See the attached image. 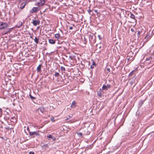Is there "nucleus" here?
<instances>
[{
  "label": "nucleus",
  "mask_w": 154,
  "mask_h": 154,
  "mask_svg": "<svg viewBox=\"0 0 154 154\" xmlns=\"http://www.w3.org/2000/svg\"><path fill=\"white\" fill-rule=\"evenodd\" d=\"M45 0H39L38 2H36L35 4V6L41 7L43 6L45 4Z\"/></svg>",
  "instance_id": "f257e3e1"
},
{
  "label": "nucleus",
  "mask_w": 154,
  "mask_h": 154,
  "mask_svg": "<svg viewBox=\"0 0 154 154\" xmlns=\"http://www.w3.org/2000/svg\"><path fill=\"white\" fill-rule=\"evenodd\" d=\"M41 7H34L30 10V13H37L41 9Z\"/></svg>",
  "instance_id": "f03ea898"
},
{
  "label": "nucleus",
  "mask_w": 154,
  "mask_h": 154,
  "mask_svg": "<svg viewBox=\"0 0 154 154\" xmlns=\"http://www.w3.org/2000/svg\"><path fill=\"white\" fill-rule=\"evenodd\" d=\"M29 135L30 136H32L34 137L35 136H39L40 134L39 133V131H29Z\"/></svg>",
  "instance_id": "7ed1b4c3"
},
{
  "label": "nucleus",
  "mask_w": 154,
  "mask_h": 154,
  "mask_svg": "<svg viewBox=\"0 0 154 154\" xmlns=\"http://www.w3.org/2000/svg\"><path fill=\"white\" fill-rule=\"evenodd\" d=\"M8 25L6 23L0 22V29H3L8 27Z\"/></svg>",
  "instance_id": "20e7f679"
},
{
  "label": "nucleus",
  "mask_w": 154,
  "mask_h": 154,
  "mask_svg": "<svg viewBox=\"0 0 154 154\" xmlns=\"http://www.w3.org/2000/svg\"><path fill=\"white\" fill-rule=\"evenodd\" d=\"M111 85L109 84H107V85H103L102 87V90H107L108 89H109L111 88Z\"/></svg>",
  "instance_id": "39448f33"
},
{
  "label": "nucleus",
  "mask_w": 154,
  "mask_h": 154,
  "mask_svg": "<svg viewBox=\"0 0 154 154\" xmlns=\"http://www.w3.org/2000/svg\"><path fill=\"white\" fill-rule=\"evenodd\" d=\"M89 40L90 42H93V43H94L96 41H94V40H93V41H92V40L93 38V36L92 35H89Z\"/></svg>",
  "instance_id": "423d86ee"
},
{
  "label": "nucleus",
  "mask_w": 154,
  "mask_h": 154,
  "mask_svg": "<svg viewBox=\"0 0 154 154\" xmlns=\"http://www.w3.org/2000/svg\"><path fill=\"white\" fill-rule=\"evenodd\" d=\"M32 23L34 26H36L39 24L40 21L39 20H33Z\"/></svg>",
  "instance_id": "0eeeda50"
},
{
  "label": "nucleus",
  "mask_w": 154,
  "mask_h": 154,
  "mask_svg": "<svg viewBox=\"0 0 154 154\" xmlns=\"http://www.w3.org/2000/svg\"><path fill=\"white\" fill-rule=\"evenodd\" d=\"M102 92H103V90L102 89L100 88L99 90L97 91V94L100 97H101L102 96Z\"/></svg>",
  "instance_id": "6e6552de"
},
{
  "label": "nucleus",
  "mask_w": 154,
  "mask_h": 154,
  "mask_svg": "<svg viewBox=\"0 0 154 154\" xmlns=\"http://www.w3.org/2000/svg\"><path fill=\"white\" fill-rule=\"evenodd\" d=\"M38 112H40L42 113H43L45 111V108L44 107H40L38 108Z\"/></svg>",
  "instance_id": "1a4fd4ad"
},
{
  "label": "nucleus",
  "mask_w": 154,
  "mask_h": 154,
  "mask_svg": "<svg viewBox=\"0 0 154 154\" xmlns=\"http://www.w3.org/2000/svg\"><path fill=\"white\" fill-rule=\"evenodd\" d=\"M91 131H90V129L89 128H87L86 130H85V134L86 135H89V134Z\"/></svg>",
  "instance_id": "9d476101"
},
{
  "label": "nucleus",
  "mask_w": 154,
  "mask_h": 154,
  "mask_svg": "<svg viewBox=\"0 0 154 154\" xmlns=\"http://www.w3.org/2000/svg\"><path fill=\"white\" fill-rule=\"evenodd\" d=\"M27 4L26 2H24L22 3L20 5V8L21 9H23L24 7L26 4Z\"/></svg>",
  "instance_id": "9b49d317"
},
{
  "label": "nucleus",
  "mask_w": 154,
  "mask_h": 154,
  "mask_svg": "<svg viewBox=\"0 0 154 154\" xmlns=\"http://www.w3.org/2000/svg\"><path fill=\"white\" fill-rule=\"evenodd\" d=\"M135 80L136 77L134 76L131 79V81L130 82V83L131 84V85L133 84L134 83H135Z\"/></svg>",
  "instance_id": "f8f14e48"
},
{
  "label": "nucleus",
  "mask_w": 154,
  "mask_h": 154,
  "mask_svg": "<svg viewBox=\"0 0 154 154\" xmlns=\"http://www.w3.org/2000/svg\"><path fill=\"white\" fill-rule=\"evenodd\" d=\"M130 15V17L132 19H134L135 20H136L135 15L132 14L131 12H130L128 14V15Z\"/></svg>",
  "instance_id": "ddd939ff"
},
{
  "label": "nucleus",
  "mask_w": 154,
  "mask_h": 154,
  "mask_svg": "<svg viewBox=\"0 0 154 154\" xmlns=\"http://www.w3.org/2000/svg\"><path fill=\"white\" fill-rule=\"evenodd\" d=\"M76 106V102L75 101H73L70 106L71 108H74Z\"/></svg>",
  "instance_id": "4468645a"
},
{
  "label": "nucleus",
  "mask_w": 154,
  "mask_h": 154,
  "mask_svg": "<svg viewBox=\"0 0 154 154\" xmlns=\"http://www.w3.org/2000/svg\"><path fill=\"white\" fill-rule=\"evenodd\" d=\"M42 66L41 64H39L37 68V70L38 72H40L41 71V67Z\"/></svg>",
  "instance_id": "2eb2a0df"
},
{
  "label": "nucleus",
  "mask_w": 154,
  "mask_h": 154,
  "mask_svg": "<svg viewBox=\"0 0 154 154\" xmlns=\"http://www.w3.org/2000/svg\"><path fill=\"white\" fill-rule=\"evenodd\" d=\"M92 64L90 68L91 69H93L94 68V66H96V64L95 62L93 60Z\"/></svg>",
  "instance_id": "dca6fc26"
},
{
  "label": "nucleus",
  "mask_w": 154,
  "mask_h": 154,
  "mask_svg": "<svg viewBox=\"0 0 154 154\" xmlns=\"http://www.w3.org/2000/svg\"><path fill=\"white\" fill-rule=\"evenodd\" d=\"M144 100H140L139 102L138 105L140 107L143 103Z\"/></svg>",
  "instance_id": "f3484780"
},
{
  "label": "nucleus",
  "mask_w": 154,
  "mask_h": 154,
  "mask_svg": "<svg viewBox=\"0 0 154 154\" xmlns=\"http://www.w3.org/2000/svg\"><path fill=\"white\" fill-rule=\"evenodd\" d=\"M22 25V23L21 22H19L18 23V24L16 25V27L17 28H20L21 26Z\"/></svg>",
  "instance_id": "a211bd4d"
},
{
  "label": "nucleus",
  "mask_w": 154,
  "mask_h": 154,
  "mask_svg": "<svg viewBox=\"0 0 154 154\" xmlns=\"http://www.w3.org/2000/svg\"><path fill=\"white\" fill-rule=\"evenodd\" d=\"M145 38L146 39L147 41L149 40L150 38V35L149 33L147 34Z\"/></svg>",
  "instance_id": "6ab92c4d"
},
{
  "label": "nucleus",
  "mask_w": 154,
  "mask_h": 154,
  "mask_svg": "<svg viewBox=\"0 0 154 154\" xmlns=\"http://www.w3.org/2000/svg\"><path fill=\"white\" fill-rule=\"evenodd\" d=\"M48 138H51L53 141L55 140L56 138L55 137H53L52 135L50 134L47 137Z\"/></svg>",
  "instance_id": "aec40b11"
},
{
  "label": "nucleus",
  "mask_w": 154,
  "mask_h": 154,
  "mask_svg": "<svg viewBox=\"0 0 154 154\" xmlns=\"http://www.w3.org/2000/svg\"><path fill=\"white\" fill-rule=\"evenodd\" d=\"M49 42L50 44H54L55 43V41L52 39H49Z\"/></svg>",
  "instance_id": "412c9836"
},
{
  "label": "nucleus",
  "mask_w": 154,
  "mask_h": 154,
  "mask_svg": "<svg viewBox=\"0 0 154 154\" xmlns=\"http://www.w3.org/2000/svg\"><path fill=\"white\" fill-rule=\"evenodd\" d=\"M5 128L7 131H9V130H11V129L13 128L10 127V126H6V127H5Z\"/></svg>",
  "instance_id": "4be33fe9"
},
{
  "label": "nucleus",
  "mask_w": 154,
  "mask_h": 154,
  "mask_svg": "<svg viewBox=\"0 0 154 154\" xmlns=\"http://www.w3.org/2000/svg\"><path fill=\"white\" fill-rule=\"evenodd\" d=\"M34 41H35V43L36 44H38V43L39 39L37 37H35V38L34 39Z\"/></svg>",
  "instance_id": "5701e85b"
},
{
  "label": "nucleus",
  "mask_w": 154,
  "mask_h": 154,
  "mask_svg": "<svg viewBox=\"0 0 154 154\" xmlns=\"http://www.w3.org/2000/svg\"><path fill=\"white\" fill-rule=\"evenodd\" d=\"M60 37V35L59 33H57L55 35V37L56 38L59 39Z\"/></svg>",
  "instance_id": "b1692460"
},
{
  "label": "nucleus",
  "mask_w": 154,
  "mask_h": 154,
  "mask_svg": "<svg viewBox=\"0 0 154 154\" xmlns=\"http://www.w3.org/2000/svg\"><path fill=\"white\" fill-rule=\"evenodd\" d=\"M13 27L9 29L8 30H7L5 33H4V34H5L8 33L9 32H10L13 29Z\"/></svg>",
  "instance_id": "393cba45"
},
{
  "label": "nucleus",
  "mask_w": 154,
  "mask_h": 154,
  "mask_svg": "<svg viewBox=\"0 0 154 154\" xmlns=\"http://www.w3.org/2000/svg\"><path fill=\"white\" fill-rule=\"evenodd\" d=\"M29 96L30 97V98L32 99V100H33V99H36V98L35 97H33L31 95V94H30L29 95Z\"/></svg>",
  "instance_id": "a878e982"
},
{
  "label": "nucleus",
  "mask_w": 154,
  "mask_h": 154,
  "mask_svg": "<svg viewBox=\"0 0 154 154\" xmlns=\"http://www.w3.org/2000/svg\"><path fill=\"white\" fill-rule=\"evenodd\" d=\"M134 71H131L130 73V74H129V77H131V76L133 74H134Z\"/></svg>",
  "instance_id": "bb28decb"
},
{
  "label": "nucleus",
  "mask_w": 154,
  "mask_h": 154,
  "mask_svg": "<svg viewBox=\"0 0 154 154\" xmlns=\"http://www.w3.org/2000/svg\"><path fill=\"white\" fill-rule=\"evenodd\" d=\"M59 75H60V74L59 73L55 72V73L54 75L55 76H56V77H58L59 76Z\"/></svg>",
  "instance_id": "cd10ccee"
},
{
  "label": "nucleus",
  "mask_w": 154,
  "mask_h": 154,
  "mask_svg": "<svg viewBox=\"0 0 154 154\" xmlns=\"http://www.w3.org/2000/svg\"><path fill=\"white\" fill-rule=\"evenodd\" d=\"M61 70L62 71H64L65 70V67L63 66H61L60 67Z\"/></svg>",
  "instance_id": "c85d7f7f"
},
{
  "label": "nucleus",
  "mask_w": 154,
  "mask_h": 154,
  "mask_svg": "<svg viewBox=\"0 0 154 154\" xmlns=\"http://www.w3.org/2000/svg\"><path fill=\"white\" fill-rule=\"evenodd\" d=\"M50 119L52 122H54L55 121V120H54V118L53 116H52L51 117Z\"/></svg>",
  "instance_id": "c756f323"
},
{
  "label": "nucleus",
  "mask_w": 154,
  "mask_h": 154,
  "mask_svg": "<svg viewBox=\"0 0 154 154\" xmlns=\"http://www.w3.org/2000/svg\"><path fill=\"white\" fill-rule=\"evenodd\" d=\"M152 59V57H150L149 58H147L146 59V60L148 61V60H150Z\"/></svg>",
  "instance_id": "7c9ffc66"
},
{
  "label": "nucleus",
  "mask_w": 154,
  "mask_h": 154,
  "mask_svg": "<svg viewBox=\"0 0 154 154\" xmlns=\"http://www.w3.org/2000/svg\"><path fill=\"white\" fill-rule=\"evenodd\" d=\"M77 134H78L79 136H82V133H81V132H77Z\"/></svg>",
  "instance_id": "2f4dec72"
},
{
  "label": "nucleus",
  "mask_w": 154,
  "mask_h": 154,
  "mask_svg": "<svg viewBox=\"0 0 154 154\" xmlns=\"http://www.w3.org/2000/svg\"><path fill=\"white\" fill-rule=\"evenodd\" d=\"M2 114V109L0 108V116H1Z\"/></svg>",
  "instance_id": "473e14b6"
},
{
  "label": "nucleus",
  "mask_w": 154,
  "mask_h": 154,
  "mask_svg": "<svg viewBox=\"0 0 154 154\" xmlns=\"http://www.w3.org/2000/svg\"><path fill=\"white\" fill-rule=\"evenodd\" d=\"M88 11L89 14H90V13L92 11L90 9H89L88 10Z\"/></svg>",
  "instance_id": "72a5a7b5"
},
{
  "label": "nucleus",
  "mask_w": 154,
  "mask_h": 154,
  "mask_svg": "<svg viewBox=\"0 0 154 154\" xmlns=\"http://www.w3.org/2000/svg\"><path fill=\"white\" fill-rule=\"evenodd\" d=\"M98 37L100 40L102 39V38L101 37V36L100 35H98Z\"/></svg>",
  "instance_id": "f704fd0d"
},
{
  "label": "nucleus",
  "mask_w": 154,
  "mask_h": 154,
  "mask_svg": "<svg viewBox=\"0 0 154 154\" xmlns=\"http://www.w3.org/2000/svg\"><path fill=\"white\" fill-rule=\"evenodd\" d=\"M29 154H35L33 152L31 151L29 152Z\"/></svg>",
  "instance_id": "c9c22d12"
},
{
  "label": "nucleus",
  "mask_w": 154,
  "mask_h": 154,
  "mask_svg": "<svg viewBox=\"0 0 154 154\" xmlns=\"http://www.w3.org/2000/svg\"><path fill=\"white\" fill-rule=\"evenodd\" d=\"M131 31L132 32H134V29L133 28H132L131 29Z\"/></svg>",
  "instance_id": "e433bc0d"
},
{
  "label": "nucleus",
  "mask_w": 154,
  "mask_h": 154,
  "mask_svg": "<svg viewBox=\"0 0 154 154\" xmlns=\"http://www.w3.org/2000/svg\"><path fill=\"white\" fill-rule=\"evenodd\" d=\"M137 35H140V31H138L137 32Z\"/></svg>",
  "instance_id": "4c0bfd02"
},
{
  "label": "nucleus",
  "mask_w": 154,
  "mask_h": 154,
  "mask_svg": "<svg viewBox=\"0 0 154 154\" xmlns=\"http://www.w3.org/2000/svg\"><path fill=\"white\" fill-rule=\"evenodd\" d=\"M106 70L109 71V72H110V68H107Z\"/></svg>",
  "instance_id": "58836bf2"
},
{
  "label": "nucleus",
  "mask_w": 154,
  "mask_h": 154,
  "mask_svg": "<svg viewBox=\"0 0 154 154\" xmlns=\"http://www.w3.org/2000/svg\"><path fill=\"white\" fill-rule=\"evenodd\" d=\"M69 29L70 30H72V29H73V28H72V26H70V27H69Z\"/></svg>",
  "instance_id": "ea45409f"
},
{
  "label": "nucleus",
  "mask_w": 154,
  "mask_h": 154,
  "mask_svg": "<svg viewBox=\"0 0 154 154\" xmlns=\"http://www.w3.org/2000/svg\"><path fill=\"white\" fill-rule=\"evenodd\" d=\"M94 11L97 14L98 13V12H97V10H94Z\"/></svg>",
  "instance_id": "a19ab883"
},
{
  "label": "nucleus",
  "mask_w": 154,
  "mask_h": 154,
  "mask_svg": "<svg viewBox=\"0 0 154 154\" xmlns=\"http://www.w3.org/2000/svg\"><path fill=\"white\" fill-rule=\"evenodd\" d=\"M84 41L85 42V43H86L87 42V40L85 38H84Z\"/></svg>",
  "instance_id": "79ce46f5"
},
{
  "label": "nucleus",
  "mask_w": 154,
  "mask_h": 154,
  "mask_svg": "<svg viewBox=\"0 0 154 154\" xmlns=\"http://www.w3.org/2000/svg\"><path fill=\"white\" fill-rule=\"evenodd\" d=\"M9 125L10 126H9L10 127H12V125L9 124Z\"/></svg>",
  "instance_id": "37998d69"
},
{
  "label": "nucleus",
  "mask_w": 154,
  "mask_h": 154,
  "mask_svg": "<svg viewBox=\"0 0 154 154\" xmlns=\"http://www.w3.org/2000/svg\"><path fill=\"white\" fill-rule=\"evenodd\" d=\"M72 57L71 56H69V57L71 59H72Z\"/></svg>",
  "instance_id": "c03bdc74"
},
{
  "label": "nucleus",
  "mask_w": 154,
  "mask_h": 154,
  "mask_svg": "<svg viewBox=\"0 0 154 154\" xmlns=\"http://www.w3.org/2000/svg\"><path fill=\"white\" fill-rule=\"evenodd\" d=\"M128 56L127 57V60H128L130 59L129 58H128Z\"/></svg>",
  "instance_id": "a18cd8bd"
},
{
  "label": "nucleus",
  "mask_w": 154,
  "mask_h": 154,
  "mask_svg": "<svg viewBox=\"0 0 154 154\" xmlns=\"http://www.w3.org/2000/svg\"><path fill=\"white\" fill-rule=\"evenodd\" d=\"M69 119V118H67L66 119V120H68V119Z\"/></svg>",
  "instance_id": "49530a36"
},
{
  "label": "nucleus",
  "mask_w": 154,
  "mask_h": 154,
  "mask_svg": "<svg viewBox=\"0 0 154 154\" xmlns=\"http://www.w3.org/2000/svg\"><path fill=\"white\" fill-rule=\"evenodd\" d=\"M72 117V116H69V118H71Z\"/></svg>",
  "instance_id": "de8ad7c7"
},
{
  "label": "nucleus",
  "mask_w": 154,
  "mask_h": 154,
  "mask_svg": "<svg viewBox=\"0 0 154 154\" xmlns=\"http://www.w3.org/2000/svg\"><path fill=\"white\" fill-rule=\"evenodd\" d=\"M27 130L28 131V130H29V128H27Z\"/></svg>",
  "instance_id": "09e8293b"
},
{
  "label": "nucleus",
  "mask_w": 154,
  "mask_h": 154,
  "mask_svg": "<svg viewBox=\"0 0 154 154\" xmlns=\"http://www.w3.org/2000/svg\"><path fill=\"white\" fill-rule=\"evenodd\" d=\"M72 25L73 26H75V25H74V24H72Z\"/></svg>",
  "instance_id": "8fccbe9b"
},
{
  "label": "nucleus",
  "mask_w": 154,
  "mask_h": 154,
  "mask_svg": "<svg viewBox=\"0 0 154 154\" xmlns=\"http://www.w3.org/2000/svg\"><path fill=\"white\" fill-rule=\"evenodd\" d=\"M30 37L31 38H32V36H30Z\"/></svg>",
  "instance_id": "3c124183"
},
{
  "label": "nucleus",
  "mask_w": 154,
  "mask_h": 154,
  "mask_svg": "<svg viewBox=\"0 0 154 154\" xmlns=\"http://www.w3.org/2000/svg\"><path fill=\"white\" fill-rule=\"evenodd\" d=\"M11 119H14V118H13V117H12V118H11Z\"/></svg>",
  "instance_id": "603ef678"
},
{
  "label": "nucleus",
  "mask_w": 154,
  "mask_h": 154,
  "mask_svg": "<svg viewBox=\"0 0 154 154\" xmlns=\"http://www.w3.org/2000/svg\"><path fill=\"white\" fill-rule=\"evenodd\" d=\"M99 48H101V46H100Z\"/></svg>",
  "instance_id": "864d4df0"
},
{
  "label": "nucleus",
  "mask_w": 154,
  "mask_h": 154,
  "mask_svg": "<svg viewBox=\"0 0 154 154\" xmlns=\"http://www.w3.org/2000/svg\"><path fill=\"white\" fill-rule=\"evenodd\" d=\"M19 1H20L21 0H18Z\"/></svg>",
  "instance_id": "5fc2aeb1"
},
{
  "label": "nucleus",
  "mask_w": 154,
  "mask_h": 154,
  "mask_svg": "<svg viewBox=\"0 0 154 154\" xmlns=\"http://www.w3.org/2000/svg\"><path fill=\"white\" fill-rule=\"evenodd\" d=\"M45 146H46V145H45Z\"/></svg>",
  "instance_id": "6e6d98bb"
}]
</instances>
